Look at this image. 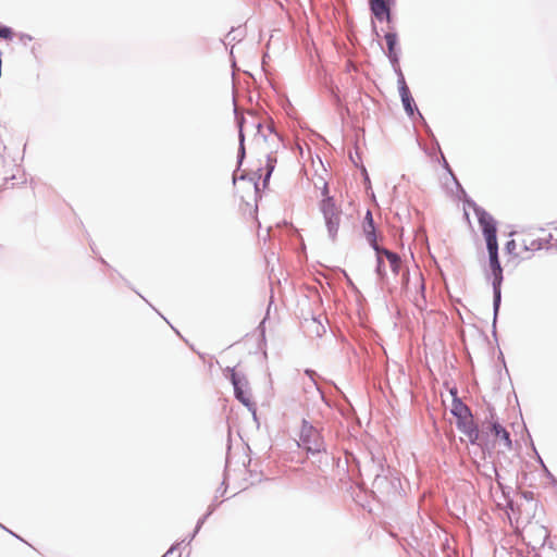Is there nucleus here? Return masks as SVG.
<instances>
[{
    "label": "nucleus",
    "instance_id": "obj_17",
    "mask_svg": "<svg viewBox=\"0 0 557 557\" xmlns=\"http://www.w3.org/2000/svg\"><path fill=\"white\" fill-rule=\"evenodd\" d=\"M395 71L397 72V75H398V89H399V94L403 92V88H405L406 90H409L407 84H406V81H405V77H404V74L401 72V70L399 69V66H395L394 67Z\"/></svg>",
    "mask_w": 557,
    "mask_h": 557
},
{
    "label": "nucleus",
    "instance_id": "obj_22",
    "mask_svg": "<svg viewBox=\"0 0 557 557\" xmlns=\"http://www.w3.org/2000/svg\"><path fill=\"white\" fill-rule=\"evenodd\" d=\"M175 547L172 546L164 555L163 557H174Z\"/></svg>",
    "mask_w": 557,
    "mask_h": 557
},
{
    "label": "nucleus",
    "instance_id": "obj_13",
    "mask_svg": "<svg viewBox=\"0 0 557 557\" xmlns=\"http://www.w3.org/2000/svg\"><path fill=\"white\" fill-rule=\"evenodd\" d=\"M381 252L388 260L392 271L397 273L400 267V258L398 255L384 248H381Z\"/></svg>",
    "mask_w": 557,
    "mask_h": 557
},
{
    "label": "nucleus",
    "instance_id": "obj_7",
    "mask_svg": "<svg viewBox=\"0 0 557 557\" xmlns=\"http://www.w3.org/2000/svg\"><path fill=\"white\" fill-rule=\"evenodd\" d=\"M370 10L374 17L382 21H391V10L385 0H369Z\"/></svg>",
    "mask_w": 557,
    "mask_h": 557
},
{
    "label": "nucleus",
    "instance_id": "obj_5",
    "mask_svg": "<svg viewBox=\"0 0 557 557\" xmlns=\"http://www.w3.org/2000/svg\"><path fill=\"white\" fill-rule=\"evenodd\" d=\"M524 539H529V543L533 546V548L544 546L546 540L548 539V531L545 527L540 525L537 523L530 524L524 530Z\"/></svg>",
    "mask_w": 557,
    "mask_h": 557
},
{
    "label": "nucleus",
    "instance_id": "obj_24",
    "mask_svg": "<svg viewBox=\"0 0 557 557\" xmlns=\"http://www.w3.org/2000/svg\"><path fill=\"white\" fill-rule=\"evenodd\" d=\"M542 465H544V463L542 462ZM543 467H544V470H545L547 476L553 478L552 473L547 470V468L545 466H543Z\"/></svg>",
    "mask_w": 557,
    "mask_h": 557
},
{
    "label": "nucleus",
    "instance_id": "obj_10",
    "mask_svg": "<svg viewBox=\"0 0 557 557\" xmlns=\"http://www.w3.org/2000/svg\"><path fill=\"white\" fill-rule=\"evenodd\" d=\"M451 413L458 418V421H466L471 418L469 408L459 399H454Z\"/></svg>",
    "mask_w": 557,
    "mask_h": 557
},
{
    "label": "nucleus",
    "instance_id": "obj_12",
    "mask_svg": "<svg viewBox=\"0 0 557 557\" xmlns=\"http://www.w3.org/2000/svg\"><path fill=\"white\" fill-rule=\"evenodd\" d=\"M492 432L496 437H499L502 441H504V444L507 448L511 447L509 433L498 422H494L492 424Z\"/></svg>",
    "mask_w": 557,
    "mask_h": 557
},
{
    "label": "nucleus",
    "instance_id": "obj_15",
    "mask_svg": "<svg viewBox=\"0 0 557 557\" xmlns=\"http://www.w3.org/2000/svg\"><path fill=\"white\" fill-rule=\"evenodd\" d=\"M275 164H276V156L274 153H269L268 157H267V163H265L267 172H265V175H264V178H263V185L264 186L269 182V180L271 177V174L274 171Z\"/></svg>",
    "mask_w": 557,
    "mask_h": 557
},
{
    "label": "nucleus",
    "instance_id": "obj_25",
    "mask_svg": "<svg viewBox=\"0 0 557 557\" xmlns=\"http://www.w3.org/2000/svg\"><path fill=\"white\" fill-rule=\"evenodd\" d=\"M420 119H423L422 114L420 112H417Z\"/></svg>",
    "mask_w": 557,
    "mask_h": 557
},
{
    "label": "nucleus",
    "instance_id": "obj_21",
    "mask_svg": "<svg viewBox=\"0 0 557 557\" xmlns=\"http://www.w3.org/2000/svg\"><path fill=\"white\" fill-rule=\"evenodd\" d=\"M516 249V242L515 240H509L507 244H506V250L509 252V253H512Z\"/></svg>",
    "mask_w": 557,
    "mask_h": 557
},
{
    "label": "nucleus",
    "instance_id": "obj_20",
    "mask_svg": "<svg viewBox=\"0 0 557 557\" xmlns=\"http://www.w3.org/2000/svg\"><path fill=\"white\" fill-rule=\"evenodd\" d=\"M206 521V517H202L198 520L197 522V525L195 528V531H194V534L191 535V539L199 532V530L201 529L202 524L205 523Z\"/></svg>",
    "mask_w": 557,
    "mask_h": 557
},
{
    "label": "nucleus",
    "instance_id": "obj_1",
    "mask_svg": "<svg viewBox=\"0 0 557 557\" xmlns=\"http://www.w3.org/2000/svg\"><path fill=\"white\" fill-rule=\"evenodd\" d=\"M474 213L478 218L479 224L482 228L483 235L486 240V247L490 255V270L487 278L492 281L493 286V309L494 321L496 320L500 300H502V283H503V269L498 259V244L496 236V222L493 216L480 207H474Z\"/></svg>",
    "mask_w": 557,
    "mask_h": 557
},
{
    "label": "nucleus",
    "instance_id": "obj_6",
    "mask_svg": "<svg viewBox=\"0 0 557 557\" xmlns=\"http://www.w3.org/2000/svg\"><path fill=\"white\" fill-rule=\"evenodd\" d=\"M387 45V58L389 59L393 66L398 65L399 61V49H397L398 37L394 32H388L384 36Z\"/></svg>",
    "mask_w": 557,
    "mask_h": 557
},
{
    "label": "nucleus",
    "instance_id": "obj_19",
    "mask_svg": "<svg viewBox=\"0 0 557 557\" xmlns=\"http://www.w3.org/2000/svg\"><path fill=\"white\" fill-rule=\"evenodd\" d=\"M382 252H376L377 256V265H376V272L381 275L383 271V259H382Z\"/></svg>",
    "mask_w": 557,
    "mask_h": 557
},
{
    "label": "nucleus",
    "instance_id": "obj_8",
    "mask_svg": "<svg viewBox=\"0 0 557 557\" xmlns=\"http://www.w3.org/2000/svg\"><path fill=\"white\" fill-rule=\"evenodd\" d=\"M363 231L366 238L370 246L375 250V252H381V247L376 244V235H375V228L373 223L372 213L370 211H367L366 218H364V225Z\"/></svg>",
    "mask_w": 557,
    "mask_h": 557
},
{
    "label": "nucleus",
    "instance_id": "obj_11",
    "mask_svg": "<svg viewBox=\"0 0 557 557\" xmlns=\"http://www.w3.org/2000/svg\"><path fill=\"white\" fill-rule=\"evenodd\" d=\"M403 92L399 94L400 95V98H401V102H403V106H404V109L406 111V113L412 117L417 111V107H416V103H414V100L410 94V90H406L405 88H403Z\"/></svg>",
    "mask_w": 557,
    "mask_h": 557
},
{
    "label": "nucleus",
    "instance_id": "obj_16",
    "mask_svg": "<svg viewBox=\"0 0 557 557\" xmlns=\"http://www.w3.org/2000/svg\"><path fill=\"white\" fill-rule=\"evenodd\" d=\"M544 243L541 239H524L523 240V248L527 251H536L542 249Z\"/></svg>",
    "mask_w": 557,
    "mask_h": 557
},
{
    "label": "nucleus",
    "instance_id": "obj_2",
    "mask_svg": "<svg viewBox=\"0 0 557 557\" xmlns=\"http://www.w3.org/2000/svg\"><path fill=\"white\" fill-rule=\"evenodd\" d=\"M323 196L325 197L320 205L323 214L329 237L334 242L337 237L338 227L342 220V210L335 205L333 197L327 196V185L324 184Z\"/></svg>",
    "mask_w": 557,
    "mask_h": 557
},
{
    "label": "nucleus",
    "instance_id": "obj_3",
    "mask_svg": "<svg viewBox=\"0 0 557 557\" xmlns=\"http://www.w3.org/2000/svg\"><path fill=\"white\" fill-rule=\"evenodd\" d=\"M299 445L302 446L308 453L312 454L320 453L322 449H324V442L322 436L320 435L317 428H314L307 420L302 421Z\"/></svg>",
    "mask_w": 557,
    "mask_h": 557
},
{
    "label": "nucleus",
    "instance_id": "obj_26",
    "mask_svg": "<svg viewBox=\"0 0 557 557\" xmlns=\"http://www.w3.org/2000/svg\"><path fill=\"white\" fill-rule=\"evenodd\" d=\"M0 528H3L4 530H8L5 527H3L1 523H0Z\"/></svg>",
    "mask_w": 557,
    "mask_h": 557
},
{
    "label": "nucleus",
    "instance_id": "obj_14",
    "mask_svg": "<svg viewBox=\"0 0 557 557\" xmlns=\"http://www.w3.org/2000/svg\"><path fill=\"white\" fill-rule=\"evenodd\" d=\"M245 119L242 116V117H237V124H238V128H239V150H238V160L239 162H242V159L245 157V147H244V140H245V136H244V126H245Z\"/></svg>",
    "mask_w": 557,
    "mask_h": 557
},
{
    "label": "nucleus",
    "instance_id": "obj_23",
    "mask_svg": "<svg viewBox=\"0 0 557 557\" xmlns=\"http://www.w3.org/2000/svg\"><path fill=\"white\" fill-rule=\"evenodd\" d=\"M253 126L257 128L259 134H262L264 136V134L262 133L263 126L260 122L255 123Z\"/></svg>",
    "mask_w": 557,
    "mask_h": 557
},
{
    "label": "nucleus",
    "instance_id": "obj_18",
    "mask_svg": "<svg viewBox=\"0 0 557 557\" xmlns=\"http://www.w3.org/2000/svg\"><path fill=\"white\" fill-rule=\"evenodd\" d=\"M0 38L11 40L13 38V30L10 27L0 24Z\"/></svg>",
    "mask_w": 557,
    "mask_h": 557
},
{
    "label": "nucleus",
    "instance_id": "obj_4",
    "mask_svg": "<svg viewBox=\"0 0 557 557\" xmlns=\"http://www.w3.org/2000/svg\"><path fill=\"white\" fill-rule=\"evenodd\" d=\"M230 380L234 387L235 397L245 406L247 409L256 416V405L250 399L248 389V382L244 375L238 374L234 369L231 370Z\"/></svg>",
    "mask_w": 557,
    "mask_h": 557
},
{
    "label": "nucleus",
    "instance_id": "obj_9",
    "mask_svg": "<svg viewBox=\"0 0 557 557\" xmlns=\"http://www.w3.org/2000/svg\"><path fill=\"white\" fill-rule=\"evenodd\" d=\"M458 429L469 438L472 444H479L480 432L471 419L458 421Z\"/></svg>",
    "mask_w": 557,
    "mask_h": 557
}]
</instances>
